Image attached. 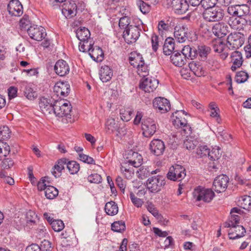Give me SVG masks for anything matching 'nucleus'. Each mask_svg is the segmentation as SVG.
Instances as JSON below:
<instances>
[{
  "label": "nucleus",
  "instance_id": "7ed1b4c3",
  "mask_svg": "<svg viewBox=\"0 0 251 251\" xmlns=\"http://www.w3.org/2000/svg\"><path fill=\"white\" fill-rule=\"evenodd\" d=\"M224 15L223 11L217 7L207 9L202 13L203 19L208 22H219L223 19Z\"/></svg>",
  "mask_w": 251,
  "mask_h": 251
},
{
  "label": "nucleus",
  "instance_id": "13d9d810",
  "mask_svg": "<svg viewBox=\"0 0 251 251\" xmlns=\"http://www.w3.org/2000/svg\"><path fill=\"white\" fill-rule=\"evenodd\" d=\"M129 197L131 202L135 206L139 208L141 207L143 204V201L142 199L136 197L133 192H131L130 193Z\"/></svg>",
  "mask_w": 251,
  "mask_h": 251
},
{
  "label": "nucleus",
  "instance_id": "9b49d317",
  "mask_svg": "<svg viewBox=\"0 0 251 251\" xmlns=\"http://www.w3.org/2000/svg\"><path fill=\"white\" fill-rule=\"evenodd\" d=\"M27 33L31 39L37 41L42 40L46 36V30L41 26H30L27 28Z\"/></svg>",
  "mask_w": 251,
  "mask_h": 251
},
{
  "label": "nucleus",
  "instance_id": "58836bf2",
  "mask_svg": "<svg viewBox=\"0 0 251 251\" xmlns=\"http://www.w3.org/2000/svg\"><path fill=\"white\" fill-rule=\"evenodd\" d=\"M182 55L185 57V58L193 59L197 54V50L195 48H192L189 46H185L182 50Z\"/></svg>",
  "mask_w": 251,
  "mask_h": 251
},
{
  "label": "nucleus",
  "instance_id": "9d476101",
  "mask_svg": "<svg viewBox=\"0 0 251 251\" xmlns=\"http://www.w3.org/2000/svg\"><path fill=\"white\" fill-rule=\"evenodd\" d=\"M158 81L151 76L144 77L141 81L139 87L145 92H153L157 87Z\"/></svg>",
  "mask_w": 251,
  "mask_h": 251
},
{
  "label": "nucleus",
  "instance_id": "8fccbe9b",
  "mask_svg": "<svg viewBox=\"0 0 251 251\" xmlns=\"http://www.w3.org/2000/svg\"><path fill=\"white\" fill-rule=\"evenodd\" d=\"M11 132L7 126H0V142L10 138Z\"/></svg>",
  "mask_w": 251,
  "mask_h": 251
},
{
  "label": "nucleus",
  "instance_id": "a19ab883",
  "mask_svg": "<svg viewBox=\"0 0 251 251\" xmlns=\"http://www.w3.org/2000/svg\"><path fill=\"white\" fill-rule=\"evenodd\" d=\"M211 49L209 47L205 45L199 46L197 50V55H199L201 59L205 60L207 55L210 52Z\"/></svg>",
  "mask_w": 251,
  "mask_h": 251
},
{
  "label": "nucleus",
  "instance_id": "680f3d73",
  "mask_svg": "<svg viewBox=\"0 0 251 251\" xmlns=\"http://www.w3.org/2000/svg\"><path fill=\"white\" fill-rule=\"evenodd\" d=\"M217 0H202L201 5L205 10L208 8H214L217 3Z\"/></svg>",
  "mask_w": 251,
  "mask_h": 251
},
{
  "label": "nucleus",
  "instance_id": "49530a36",
  "mask_svg": "<svg viewBox=\"0 0 251 251\" xmlns=\"http://www.w3.org/2000/svg\"><path fill=\"white\" fill-rule=\"evenodd\" d=\"M24 93L25 97L29 100H33L37 97V93L32 88V85L30 84L26 86Z\"/></svg>",
  "mask_w": 251,
  "mask_h": 251
},
{
  "label": "nucleus",
  "instance_id": "e433bc0d",
  "mask_svg": "<svg viewBox=\"0 0 251 251\" xmlns=\"http://www.w3.org/2000/svg\"><path fill=\"white\" fill-rule=\"evenodd\" d=\"M129 59L130 64L134 67H137L144 62L143 57L139 53H131Z\"/></svg>",
  "mask_w": 251,
  "mask_h": 251
},
{
  "label": "nucleus",
  "instance_id": "2f4dec72",
  "mask_svg": "<svg viewBox=\"0 0 251 251\" xmlns=\"http://www.w3.org/2000/svg\"><path fill=\"white\" fill-rule=\"evenodd\" d=\"M171 60L173 64L178 67H182L186 62L185 57L178 52L171 56Z\"/></svg>",
  "mask_w": 251,
  "mask_h": 251
},
{
  "label": "nucleus",
  "instance_id": "bb28decb",
  "mask_svg": "<svg viewBox=\"0 0 251 251\" xmlns=\"http://www.w3.org/2000/svg\"><path fill=\"white\" fill-rule=\"evenodd\" d=\"M231 58V62L233 63L231 69L233 71H235L242 65L243 60L242 54L238 51H235L232 53Z\"/></svg>",
  "mask_w": 251,
  "mask_h": 251
},
{
  "label": "nucleus",
  "instance_id": "ddd939ff",
  "mask_svg": "<svg viewBox=\"0 0 251 251\" xmlns=\"http://www.w3.org/2000/svg\"><path fill=\"white\" fill-rule=\"evenodd\" d=\"M228 181L229 178L226 175L219 176L213 181V189L219 193L224 192L227 188Z\"/></svg>",
  "mask_w": 251,
  "mask_h": 251
},
{
  "label": "nucleus",
  "instance_id": "2eb2a0df",
  "mask_svg": "<svg viewBox=\"0 0 251 251\" xmlns=\"http://www.w3.org/2000/svg\"><path fill=\"white\" fill-rule=\"evenodd\" d=\"M165 149V146L164 143L160 139H153L150 144V150L156 156L163 154Z\"/></svg>",
  "mask_w": 251,
  "mask_h": 251
},
{
  "label": "nucleus",
  "instance_id": "412c9836",
  "mask_svg": "<svg viewBox=\"0 0 251 251\" xmlns=\"http://www.w3.org/2000/svg\"><path fill=\"white\" fill-rule=\"evenodd\" d=\"M55 73L60 76L67 75L70 72V67L66 61L61 59L58 60L54 65Z\"/></svg>",
  "mask_w": 251,
  "mask_h": 251
},
{
  "label": "nucleus",
  "instance_id": "f03ea898",
  "mask_svg": "<svg viewBox=\"0 0 251 251\" xmlns=\"http://www.w3.org/2000/svg\"><path fill=\"white\" fill-rule=\"evenodd\" d=\"M193 195L196 201H203L207 203L210 202L215 197V193L211 189L201 186L195 189Z\"/></svg>",
  "mask_w": 251,
  "mask_h": 251
},
{
  "label": "nucleus",
  "instance_id": "aec40b11",
  "mask_svg": "<svg viewBox=\"0 0 251 251\" xmlns=\"http://www.w3.org/2000/svg\"><path fill=\"white\" fill-rule=\"evenodd\" d=\"M52 101L51 99L44 97L40 99L39 106L44 114H50L52 113L54 108V103L52 104Z\"/></svg>",
  "mask_w": 251,
  "mask_h": 251
},
{
  "label": "nucleus",
  "instance_id": "bf43d9fd",
  "mask_svg": "<svg viewBox=\"0 0 251 251\" xmlns=\"http://www.w3.org/2000/svg\"><path fill=\"white\" fill-rule=\"evenodd\" d=\"M49 177L47 176H45L42 177L40 181L37 183V188L38 190L42 191L44 190L45 191V189L47 188L49 185H47L48 183H49L48 181Z\"/></svg>",
  "mask_w": 251,
  "mask_h": 251
},
{
  "label": "nucleus",
  "instance_id": "dca6fc26",
  "mask_svg": "<svg viewBox=\"0 0 251 251\" xmlns=\"http://www.w3.org/2000/svg\"><path fill=\"white\" fill-rule=\"evenodd\" d=\"M213 47L215 52L221 53L222 58L224 59L227 57L229 49L221 40H216L213 43Z\"/></svg>",
  "mask_w": 251,
  "mask_h": 251
},
{
  "label": "nucleus",
  "instance_id": "b1692460",
  "mask_svg": "<svg viewBox=\"0 0 251 251\" xmlns=\"http://www.w3.org/2000/svg\"><path fill=\"white\" fill-rule=\"evenodd\" d=\"M228 230V236L230 239H236L245 235L246 230L242 226H230Z\"/></svg>",
  "mask_w": 251,
  "mask_h": 251
},
{
  "label": "nucleus",
  "instance_id": "393cba45",
  "mask_svg": "<svg viewBox=\"0 0 251 251\" xmlns=\"http://www.w3.org/2000/svg\"><path fill=\"white\" fill-rule=\"evenodd\" d=\"M77 5L74 1L66 4L62 10V14L67 18H71L76 15Z\"/></svg>",
  "mask_w": 251,
  "mask_h": 251
},
{
  "label": "nucleus",
  "instance_id": "f257e3e1",
  "mask_svg": "<svg viewBox=\"0 0 251 251\" xmlns=\"http://www.w3.org/2000/svg\"><path fill=\"white\" fill-rule=\"evenodd\" d=\"M186 114L184 111H176L173 114L172 122L173 125L176 128H181L185 134L191 133V127L188 125L184 116Z\"/></svg>",
  "mask_w": 251,
  "mask_h": 251
},
{
  "label": "nucleus",
  "instance_id": "4be33fe9",
  "mask_svg": "<svg viewBox=\"0 0 251 251\" xmlns=\"http://www.w3.org/2000/svg\"><path fill=\"white\" fill-rule=\"evenodd\" d=\"M54 91L58 96L66 97L70 91V86L67 82H57L54 86Z\"/></svg>",
  "mask_w": 251,
  "mask_h": 251
},
{
  "label": "nucleus",
  "instance_id": "e2e57ef3",
  "mask_svg": "<svg viewBox=\"0 0 251 251\" xmlns=\"http://www.w3.org/2000/svg\"><path fill=\"white\" fill-rule=\"evenodd\" d=\"M209 149L206 146H199L196 150V153L201 157L208 155Z\"/></svg>",
  "mask_w": 251,
  "mask_h": 251
},
{
  "label": "nucleus",
  "instance_id": "39448f33",
  "mask_svg": "<svg viewBox=\"0 0 251 251\" xmlns=\"http://www.w3.org/2000/svg\"><path fill=\"white\" fill-rule=\"evenodd\" d=\"M72 107L70 102H64L63 100L55 101L54 102V108L52 113L56 116L62 117L68 116L71 112Z\"/></svg>",
  "mask_w": 251,
  "mask_h": 251
},
{
  "label": "nucleus",
  "instance_id": "052dcab7",
  "mask_svg": "<svg viewBox=\"0 0 251 251\" xmlns=\"http://www.w3.org/2000/svg\"><path fill=\"white\" fill-rule=\"evenodd\" d=\"M26 222L27 223L35 224L37 219V215L32 210H29L26 214Z\"/></svg>",
  "mask_w": 251,
  "mask_h": 251
},
{
  "label": "nucleus",
  "instance_id": "c85d7f7f",
  "mask_svg": "<svg viewBox=\"0 0 251 251\" xmlns=\"http://www.w3.org/2000/svg\"><path fill=\"white\" fill-rule=\"evenodd\" d=\"M106 126L107 129L111 132L116 130L120 134V136L125 135L126 134L125 129L123 128L120 129L118 127V123H116L115 119L112 118H109L106 122Z\"/></svg>",
  "mask_w": 251,
  "mask_h": 251
},
{
  "label": "nucleus",
  "instance_id": "de8ad7c7",
  "mask_svg": "<svg viewBox=\"0 0 251 251\" xmlns=\"http://www.w3.org/2000/svg\"><path fill=\"white\" fill-rule=\"evenodd\" d=\"M111 229L117 232H122L126 229L125 222L123 221L114 222L111 225Z\"/></svg>",
  "mask_w": 251,
  "mask_h": 251
},
{
  "label": "nucleus",
  "instance_id": "603ef678",
  "mask_svg": "<svg viewBox=\"0 0 251 251\" xmlns=\"http://www.w3.org/2000/svg\"><path fill=\"white\" fill-rule=\"evenodd\" d=\"M137 5L143 14L149 13L151 7L149 3L145 2L141 0L137 1Z\"/></svg>",
  "mask_w": 251,
  "mask_h": 251
},
{
  "label": "nucleus",
  "instance_id": "5701e85b",
  "mask_svg": "<svg viewBox=\"0 0 251 251\" xmlns=\"http://www.w3.org/2000/svg\"><path fill=\"white\" fill-rule=\"evenodd\" d=\"M172 4L175 12L179 14L185 13L188 9L189 4L186 0H173Z\"/></svg>",
  "mask_w": 251,
  "mask_h": 251
},
{
  "label": "nucleus",
  "instance_id": "f704fd0d",
  "mask_svg": "<svg viewBox=\"0 0 251 251\" xmlns=\"http://www.w3.org/2000/svg\"><path fill=\"white\" fill-rule=\"evenodd\" d=\"M94 41L92 39L85 40L84 41H80L79 45V50L80 51L83 52H88L93 47Z\"/></svg>",
  "mask_w": 251,
  "mask_h": 251
},
{
  "label": "nucleus",
  "instance_id": "f8f14e48",
  "mask_svg": "<svg viewBox=\"0 0 251 251\" xmlns=\"http://www.w3.org/2000/svg\"><path fill=\"white\" fill-rule=\"evenodd\" d=\"M227 12L230 15L242 17L249 13L250 8L246 4L231 5L228 7Z\"/></svg>",
  "mask_w": 251,
  "mask_h": 251
},
{
  "label": "nucleus",
  "instance_id": "1a4fd4ad",
  "mask_svg": "<svg viewBox=\"0 0 251 251\" xmlns=\"http://www.w3.org/2000/svg\"><path fill=\"white\" fill-rule=\"evenodd\" d=\"M242 34L240 32L230 33L227 37V46L230 49H236L241 47L244 43Z\"/></svg>",
  "mask_w": 251,
  "mask_h": 251
},
{
  "label": "nucleus",
  "instance_id": "864d4df0",
  "mask_svg": "<svg viewBox=\"0 0 251 251\" xmlns=\"http://www.w3.org/2000/svg\"><path fill=\"white\" fill-rule=\"evenodd\" d=\"M133 111L129 109H122L120 110L121 118L123 121L128 122L132 118Z\"/></svg>",
  "mask_w": 251,
  "mask_h": 251
},
{
  "label": "nucleus",
  "instance_id": "4d7b16f0",
  "mask_svg": "<svg viewBox=\"0 0 251 251\" xmlns=\"http://www.w3.org/2000/svg\"><path fill=\"white\" fill-rule=\"evenodd\" d=\"M249 78L248 74L244 71H240L237 73L236 75V81L237 83H244Z\"/></svg>",
  "mask_w": 251,
  "mask_h": 251
},
{
  "label": "nucleus",
  "instance_id": "4468645a",
  "mask_svg": "<svg viewBox=\"0 0 251 251\" xmlns=\"http://www.w3.org/2000/svg\"><path fill=\"white\" fill-rule=\"evenodd\" d=\"M153 107L159 112L164 113L170 109L169 100L162 97L156 98L153 101Z\"/></svg>",
  "mask_w": 251,
  "mask_h": 251
},
{
  "label": "nucleus",
  "instance_id": "5fc2aeb1",
  "mask_svg": "<svg viewBox=\"0 0 251 251\" xmlns=\"http://www.w3.org/2000/svg\"><path fill=\"white\" fill-rule=\"evenodd\" d=\"M119 25L121 29H126L129 26L132 25H130V18L127 16L121 18L119 20Z\"/></svg>",
  "mask_w": 251,
  "mask_h": 251
},
{
  "label": "nucleus",
  "instance_id": "423d86ee",
  "mask_svg": "<svg viewBox=\"0 0 251 251\" xmlns=\"http://www.w3.org/2000/svg\"><path fill=\"white\" fill-rule=\"evenodd\" d=\"M142 129L145 137H151L156 131L157 125L152 119L145 118L142 122Z\"/></svg>",
  "mask_w": 251,
  "mask_h": 251
},
{
  "label": "nucleus",
  "instance_id": "7c9ffc66",
  "mask_svg": "<svg viewBox=\"0 0 251 251\" xmlns=\"http://www.w3.org/2000/svg\"><path fill=\"white\" fill-rule=\"evenodd\" d=\"M189 67L194 74L198 77H201L205 75L204 70L198 63L192 61L189 63Z\"/></svg>",
  "mask_w": 251,
  "mask_h": 251
},
{
  "label": "nucleus",
  "instance_id": "09e8293b",
  "mask_svg": "<svg viewBox=\"0 0 251 251\" xmlns=\"http://www.w3.org/2000/svg\"><path fill=\"white\" fill-rule=\"evenodd\" d=\"M67 167L71 174H76L79 170V164L75 161L67 162Z\"/></svg>",
  "mask_w": 251,
  "mask_h": 251
},
{
  "label": "nucleus",
  "instance_id": "6e6552de",
  "mask_svg": "<svg viewBox=\"0 0 251 251\" xmlns=\"http://www.w3.org/2000/svg\"><path fill=\"white\" fill-rule=\"evenodd\" d=\"M123 36L127 44L134 43L140 36V29L137 26L131 25L124 30Z\"/></svg>",
  "mask_w": 251,
  "mask_h": 251
},
{
  "label": "nucleus",
  "instance_id": "20e7f679",
  "mask_svg": "<svg viewBox=\"0 0 251 251\" xmlns=\"http://www.w3.org/2000/svg\"><path fill=\"white\" fill-rule=\"evenodd\" d=\"M166 183L165 178L161 176L149 177L146 182L147 188L151 193L160 191Z\"/></svg>",
  "mask_w": 251,
  "mask_h": 251
},
{
  "label": "nucleus",
  "instance_id": "f3484780",
  "mask_svg": "<svg viewBox=\"0 0 251 251\" xmlns=\"http://www.w3.org/2000/svg\"><path fill=\"white\" fill-rule=\"evenodd\" d=\"M187 28L184 25H177L174 28V37L179 43H183L187 39Z\"/></svg>",
  "mask_w": 251,
  "mask_h": 251
},
{
  "label": "nucleus",
  "instance_id": "72a5a7b5",
  "mask_svg": "<svg viewBox=\"0 0 251 251\" xmlns=\"http://www.w3.org/2000/svg\"><path fill=\"white\" fill-rule=\"evenodd\" d=\"M90 35V31L84 27H79L76 31V37L80 41L91 39Z\"/></svg>",
  "mask_w": 251,
  "mask_h": 251
},
{
  "label": "nucleus",
  "instance_id": "6ab92c4d",
  "mask_svg": "<svg viewBox=\"0 0 251 251\" xmlns=\"http://www.w3.org/2000/svg\"><path fill=\"white\" fill-rule=\"evenodd\" d=\"M228 26L226 23L218 22L212 26V31L215 36L222 38L228 33Z\"/></svg>",
  "mask_w": 251,
  "mask_h": 251
},
{
  "label": "nucleus",
  "instance_id": "338daca9",
  "mask_svg": "<svg viewBox=\"0 0 251 251\" xmlns=\"http://www.w3.org/2000/svg\"><path fill=\"white\" fill-rule=\"evenodd\" d=\"M65 165H67V159L65 158L61 159L58 161L57 164L54 166V170L61 173V171L64 169Z\"/></svg>",
  "mask_w": 251,
  "mask_h": 251
},
{
  "label": "nucleus",
  "instance_id": "0e129e2a",
  "mask_svg": "<svg viewBox=\"0 0 251 251\" xmlns=\"http://www.w3.org/2000/svg\"><path fill=\"white\" fill-rule=\"evenodd\" d=\"M78 154L79 159L82 162L89 164H95V160L92 157H90L88 155L84 154L82 153H79Z\"/></svg>",
  "mask_w": 251,
  "mask_h": 251
},
{
  "label": "nucleus",
  "instance_id": "c756f323",
  "mask_svg": "<svg viewBox=\"0 0 251 251\" xmlns=\"http://www.w3.org/2000/svg\"><path fill=\"white\" fill-rule=\"evenodd\" d=\"M89 54L93 60L97 62H101L104 58V53L102 49L98 46L93 47Z\"/></svg>",
  "mask_w": 251,
  "mask_h": 251
},
{
  "label": "nucleus",
  "instance_id": "a211bd4d",
  "mask_svg": "<svg viewBox=\"0 0 251 251\" xmlns=\"http://www.w3.org/2000/svg\"><path fill=\"white\" fill-rule=\"evenodd\" d=\"M7 9L9 14L14 16H20L23 13V6L18 0H11Z\"/></svg>",
  "mask_w": 251,
  "mask_h": 251
},
{
  "label": "nucleus",
  "instance_id": "c03bdc74",
  "mask_svg": "<svg viewBox=\"0 0 251 251\" xmlns=\"http://www.w3.org/2000/svg\"><path fill=\"white\" fill-rule=\"evenodd\" d=\"M9 146L4 142H0V160L6 157L10 153Z\"/></svg>",
  "mask_w": 251,
  "mask_h": 251
},
{
  "label": "nucleus",
  "instance_id": "c9c22d12",
  "mask_svg": "<svg viewBox=\"0 0 251 251\" xmlns=\"http://www.w3.org/2000/svg\"><path fill=\"white\" fill-rule=\"evenodd\" d=\"M104 210L107 215L114 216L118 213V207L115 202L111 201L106 203Z\"/></svg>",
  "mask_w": 251,
  "mask_h": 251
},
{
  "label": "nucleus",
  "instance_id": "79ce46f5",
  "mask_svg": "<svg viewBox=\"0 0 251 251\" xmlns=\"http://www.w3.org/2000/svg\"><path fill=\"white\" fill-rule=\"evenodd\" d=\"M238 203L243 209L251 210V197L246 195L241 197L238 201Z\"/></svg>",
  "mask_w": 251,
  "mask_h": 251
},
{
  "label": "nucleus",
  "instance_id": "69168bd1",
  "mask_svg": "<svg viewBox=\"0 0 251 251\" xmlns=\"http://www.w3.org/2000/svg\"><path fill=\"white\" fill-rule=\"evenodd\" d=\"M88 180L91 183H99L101 182L102 178L100 175L94 174L88 176Z\"/></svg>",
  "mask_w": 251,
  "mask_h": 251
},
{
  "label": "nucleus",
  "instance_id": "cd10ccee",
  "mask_svg": "<svg viewBox=\"0 0 251 251\" xmlns=\"http://www.w3.org/2000/svg\"><path fill=\"white\" fill-rule=\"evenodd\" d=\"M240 210L238 208H233L230 211V217L228 222L225 223V226L229 227L234 226H237L239 223L240 217L235 213H239Z\"/></svg>",
  "mask_w": 251,
  "mask_h": 251
},
{
  "label": "nucleus",
  "instance_id": "6e6d98bb",
  "mask_svg": "<svg viewBox=\"0 0 251 251\" xmlns=\"http://www.w3.org/2000/svg\"><path fill=\"white\" fill-rule=\"evenodd\" d=\"M52 229L56 232H59L64 228V224L62 221L56 220L51 223Z\"/></svg>",
  "mask_w": 251,
  "mask_h": 251
},
{
  "label": "nucleus",
  "instance_id": "3c124183",
  "mask_svg": "<svg viewBox=\"0 0 251 251\" xmlns=\"http://www.w3.org/2000/svg\"><path fill=\"white\" fill-rule=\"evenodd\" d=\"M221 154L220 149L218 147H215L211 151L209 150L208 155L211 160H216L220 158Z\"/></svg>",
  "mask_w": 251,
  "mask_h": 251
},
{
  "label": "nucleus",
  "instance_id": "a878e982",
  "mask_svg": "<svg viewBox=\"0 0 251 251\" xmlns=\"http://www.w3.org/2000/svg\"><path fill=\"white\" fill-rule=\"evenodd\" d=\"M100 78L103 82L109 81L113 76L112 69L107 65L102 66L99 72Z\"/></svg>",
  "mask_w": 251,
  "mask_h": 251
},
{
  "label": "nucleus",
  "instance_id": "37998d69",
  "mask_svg": "<svg viewBox=\"0 0 251 251\" xmlns=\"http://www.w3.org/2000/svg\"><path fill=\"white\" fill-rule=\"evenodd\" d=\"M45 195L46 197L48 199H53L58 195V190L53 186H48L45 189Z\"/></svg>",
  "mask_w": 251,
  "mask_h": 251
},
{
  "label": "nucleus",
  "instance_id": "473e14b6",
  "mask_svg": "<svg viewBox=\"0 0 251 251\" xmlns=\"http://www.w3.org/2000/svg\"><path fill=\"white\" fill-rule=\"evenodd\" d=\"M175 50V42L172 38H168L163 46V52L166 55H170Z\"/></svg>",
  "mask_w": 251,
  "mask_h": 251
},
{
  "label": "nucleus",
  "instance_id": "ea45409f",
  "mask_svg": "<svg viewBox=\"0 0 251 251\" xmlns=\"http://www.w3.org/2000/svg\"><path fill=\"white\" fill-rule=\"evenodd\" d=\"M132 154V158L128 161L129 164L134 167H139L142 164V156L136 152H133Z\"/></svg>",
  "mask_w": 251,
  "mask_h": 251
},
{
  "label": "nucleus",
  "instance_id": "a18cd8bd",
  "mask_svg": "<svg viewBox=\"0 0 251 251\" xmlns=\"http://www.w3.org/2000/svg\"><path fill=\"white\" fill-rule=\"evenodd\" d=\"M198 144V141L192 137H187L184 141V147L188 150H194Z\"/></svg>",
  "mask_w": 251,
  "mask_h": 251
},
{
  "label": "nucleus",
  "instance_id": "774afa93",
  "mask_svg": "<svg viewBox=\"0 0 251 251\" xmlns=\"http://www.w3.org/2000/svg\"><path fill=\"white\" fill-rule=\"evenodd\" d=\"M148 210L151 213V214L155 217L158 218L159 214L158 211L155 207L154 205L151 203H148L147 206Z\"/></svg>",
  "mask_w": 251,
  "mask_h": 251
},
{
  "label": "nucleus",
  "instance_id": "0eeeda50",
  "mask_svg": "<svg viewBox=\"0 0 251 251\" xmlns=\"http://www.w3.org/2000/svg\"><path fill=\"white\" fill-rule=\"evenodd\" d=\"M186 176L185 169L179 165L172 166L167 174V178L173 181H180Z\"/></svg>",
  "mask_w": 251,
  "mask_h": 251
},
{
  "label": "nucleus",
  "instance_id": "4c0bfd02",
  "mask_svg": "<svg viewBox=\"0 0 251 251\" xmlns=\"http://www.w3.org/2000/svg\"><path fill=\"white\" fill-rule=\"evenodd\" d=\"M209 110L210 111V116L215 118L217 122L219 124L221 121V119L219 115L220 109L216 103L214 102H211L209 104Z\"/></svg>",
  "mask_w": 251,
  "mask_h": 251
}]
</instances>
